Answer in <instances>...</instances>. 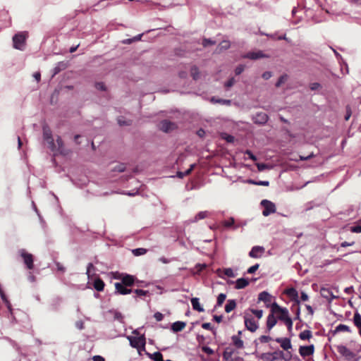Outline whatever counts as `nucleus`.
<instances>
[{
    "mask_svg": "<svg viewBox=\"0 0 361 361\" xmlns=\"http://www.w3.org/2000/svg\"><path fill=\"white\" fill-rule=\"evenodd\" d=\"M105 283L100 278H97L93 283V286L97 291H102L104 288Z\"/></svg>",
    "mask_w": 361,
    "mask_h": 361,
    "instance_id": "25",
    "label": "nucleus"
},
{
    "mask_svg": "<svg viewBox=\"0 0 361 361\" xmlns=\"http://www.w3.org/2000/svg\"><path fill=\"white\" fill-rule=\"evenodd\" d=\"M320 293L323 298H326L329 302L332 301L334 298H336V296L334 295L331 290H330L329 288H321Z\"/></svg>",
    "mask_w": 361,
    "mask_h": 361,
    "instance_id": "20",
    "label": "nucleus"
},
{
    "mask_svg": "<svg viewBox=\"0 0 361 361\" xmlns=\"http://www.w3.org/2000/svg\"><path fill=\"white\" fill-rule=\"evenodd\" d=\"M232 355H233V350L228 351V350L226 349L223 353V357L224 360H228L231 357Z\"/></svg>",
    "mask_w": 361,
    "mask_h": 361,
    "instance_id": "45",
    "label": "nucleus"
},
{
    "mask_svg": "<svg viewBox=\"0 0 361 361\" xmlns=\"http://www.w3.org/2000/svg\"><path fill=\"white\" fill-rule=\"evenodd\" d=\"M195 166H196L195 164H191L190 168L188 170H186L185 172L178 171L177 173V176L180 178H183V177L190 175L192 173V171L194 170Z\"/></svg>",
    "mask_w": 361,
    "mask_h": 361,
    "instance_id": "32",
    "label": "nucleus"
},
{
    "mask_svg": "<svg viewBox=\"0 0 361 361\" xmlns=\"http://www.w3.org/2000/svg\"><path fill=\"white\" fill-rule=\"evenodd\" d=\"M27 37L28 33L27 32H21L16 34L13 37V47L16 49L23 50Z\"/></svg>",
    "mask_w": 361,
    "mask_h": 361,
    "instance_id": "5",
    "label": "nucleus"
},
{
    "mask_svg": "<svg viewBox=\"0 0 361 361\" xmlns=\"http://www.w3.org/2000/svg\"><path fill=\"white\" fill-rule=\"evenodd\" d=\"M95 87L99 90H102V91L106 90L105 85L103 82H97L95 84Z\"/></svg>",
    "mask_w": 361,
    "mask_h": 361,
    "instance_id": "55",
    "label": "nucleus"
},
{
    "mask_svg": "<svg viewBox=\"0 0 361 361\" xmlns=\"http://www.w3.org/2000/svg\"><path fill=\"white\" fill-rule=\"evenodd\" d=\"M128 339L130 341V345L133 348H136L139 353H140V350H145L146 338L144 335L140 336H128Z\"/></svg>",
    "mask_w": 361,
    "mask_h": 361,
    "instance_id": "4",
    "label": "nucleus"
},
{
    "mask_svg": "<svg viewBox=\"0 0 361 361\" xmlns=\"http://www.w3.org/2000/svg\"><path fill=\"white\" fill-rule=\"evenodd\" d=\"M268 118L269 117L267 114L260 112L256 114L254 118V121L255 123L264 124L267 122Z\"/></svg>",
    "mask_w": 361,
    "mask_h": 361,
    "instance_id": "18",
    "label": "nucleus"
},
{
    "mask_svg": "<svg viewBox=\"0 0 361 361\" xmlns=\"http://www.w3.org/2000/svg\"><path fill=\"white\" fill-rule=\"evenodd\" d=\"M224 274L228 277H235V274L231 268L224 269Z\"/></svg>",
    "mask_w": 361,
    "mask_h": 361,
    "instance_id": "44",
    "label": "nucleus"
},
{
    "mask_svg": "<svg viewBox=\"0 0 361 361\" xmlns=\"http://www.w3.org/2000/svg\"><path fill=\"white\" fill-rule=\"evenodd\" d=\"M245 325L247 330L250 331L251 332H255L258 329V325L255 321L254 318L252 317H247V316H245Z\"/></svg>",
    "mask_w": 361,
    "mask_h": 361,
    "instance_id": "12",
    "label": "nucleus"
},
{
    "mask_svg": "<svg viewBox=\"0 0 361 361\" xmlns=\"http://www.w3.org/2000/svg\"><path fill=\"white\" fill-rule=\"evenodd\" d=\"M236 307V302L234 300H228L225 306V311L227 313L231 312Z\"/></svg>",
    "mask_w": 361,
    "mask_h": 361,
    "instance_id": "29",
    "label": "nucleus"
},
{
    "mask_svg": "<svg viewBox=\"0 0 361 361\" xmlns=\"http://www.w3.org/2000/svg\"><path fill=\"white\" fill-rule=\"evenodd\" d=\"M312 337V333L310 330H304L299 334L300 339L302 341L309 340Z\"/></svg>",
    "mask_w": 361,
    "mask_h": 361,
    "instance_id": "31",
    "label": "nucleus"
},
{
    "mask_svg": "<svg viewBox=\"0 0 361 361\" xmlns=\"http://www.w3.org/2000/svg\"><path fill=\"white\" fill-rule=\"evenodd\" d=\"M147 251V249L140 247L133 250L132 252L135 256H140L146 254Z\"/></svg>",
    "mask_w": 361,
    "mask_h": 361,
    "instance_id": "34",
    "label": "nucleus"
},
{
    "mask_svg": "<svg viewBox=\"0 0 361 361\" xmlns=\"http://www.w3.org/2000/svg\"><path fill=\"white\" fill-rule=\"evenodd\" d=\"M226 298V295L220 293L217 297L216 306L221 307Z\"/></svg>",
    "mask_w": 361,
    "mask_h": 361,
    "instance_id": "37",
    "label": "nucleus"
},
{
    "mask_svg": "<svg viewBox=\"0 0 361 361\" xmlns=\"http://www.w3.org/2000/svg\"><path fill=\"white\" fill-rule=\"evenodd\" d=\"M43 137L44 140L47 142L48 147L52 152H57L60 154H65L62 139L59 136L56 139V143H55L52 137L51 130L48 126L43 127Z\"/></svg>",
    "mask_w": 361,
    "mask_h": 361,
    "instance_id": "1",
    "label": "nucleus"
},
{
    "mask_svg": "<svg viewBox=\"0 0 361 361\" xmlns=\"http://www.w3.org/2000/svg\"><path fill=\"white\" fill-rule=\"evenodd\" d=\"M223 138L226 140V142H233L234 141V137L233 135H226L225 136L223 137Z\"/></svg>",
    "mask_w": 361,
    "mask_h": 361,
    "instance_id": "58",
    "label": "nucleus"
},
{
    "mask_svg": "<svg viewBox=\"0 0 361 361\" xmlns=\"http://www.w3.org/2000/svg\"><path fill=\"white\" fill-rule=\"evenodd\" d=\"M236 289H243L249 285V280L245 278H240L235 282Z\"/></svg>",
    "mask_w": 361,
    "mask_h": 361,
    "instance_id": "22",
    "label": "nucleus"
},
{
    "mask_svg": "<svg viewBox=\"0 0 361 361\" xmlns=\"http://www.w3.org/2000/svg\"><path fill=\"white\" fill-rule=\"evenodd\" d=\"M212 102L228 106L231 104V101L230 99H216L215 97L212 98Z\"/></svg>",
    "mask_w": 361,
    "mask_h": 361,
    "instance_id": "33",
    "label": "nucleus"
},
{
    "mask_svg": "<svg viewBox=\"0 0 361 361\" xmlns=\"http://www.w3.org/2000/svg\"><path fill=\"white\" fill-rule=\"evenodd\" d=\"M354 325L358 329V332L361 336V315L357 312H355L353 316Z\"/></svg>",
    "mask_w": 361,
    "mask_h": 361,
    "instance_id": "24",
    "label": "nucleus"
},
{
    "mask_svg": "<svg viewBox=\"0 0 361 361\" xmlns=\"http://www.w3.org/2000/svg\"><path fill=\"white\" fill-rule=\"evenodd\" d=\"M261 205L264 207L262 214L264 216H267L271 214H274L276 211L275 204L268 200H262Z\"/></svg>",
    "mask_w": 361,
    "mask_h": 361,
    "instance_id": "6",
    "label": "nucleus"
},
{
    "mask_svg": "<svg viewBox=\"0 0 361 361\" xmlns=\"http://www.w3.org/2000/svg\"><path fill=\"white\" fill-rule=\"evenodd\" d=\"M287 78H288L287 75H281L279 78L278 81L276 82V87H280L283 83H284L286 81Z\"/></svg>",
    "mask_w": 361,
    "mask_h": 361,
    "instance_id": "42",
    "label": "nucleus"
},
{
    "mask_svg": "<svg viewBox=\"0 0 361 361\" xmlns=\"http://www.w3.org/2000/svg\"><path fill=\"white\" fill-rule=\"evenodd\" d=\"M118 123L119 126H130L132 123V121L130 120H125L123 117H119L118 118Z\"/></svg>",
    "mask_w": 361,
    "mask_h": 361,
    "instance_id": "38",
    "label": "nucleus"
},
{
    "mask_svg": "<svg viewBox=\"0 0 361 361\" xmlns=\"http://www.w3.org/2000/svg\"><path fill=\"white\" fill-rule=\"evenodd\" d=\"M250 183L256 185H262V186H269V182L267 180H259V181H255V180H250Z\"/></svg>",
    "mask_w": 361,
    "mask_h": 361,
    "instance_id": "41",
    "label": "nucleus"
},
{
    "mask_svg": "<svg viewBox=\"0 0 361 361\" xmlns=\"http://www.w3.org/2000/svg\"><path fill=\"white\" fill-rule=\"evenodd\" d=\"M186 326V323L184 322H176L171 325V330L174 332L181 331Z\"/></svg>",
    "mask_w": 361,
    "mask_h": 361,
    "instance_id": "21",
    "label": "nucleus"
},
{
    "mask_svg": "<svg viewBox=\"0 0 361 361\" xmlns=\"http://www.w3.org/2000/svg\"><path fill=\"white\" fill-rule=\"evenodd\" d=\"M191 304H192V308L195 310H197V312H204V308L201 306L200 303V301H199V298H193L191 299Z\"/></svg>",
    "mask_w": 361,
    "mask_h": 361,
    "instance_id": "26",
    "label": "nucleus"
},
{
    "mask_svg": "<svg viewBox=\"0 0 361 361\" xmlns=\"http://www.w3.org/2000/svg\"><path fill=\"white\" fill-rule=\"evenodd\" d=\"M202 350L204 353H207V355H213V354H214V350H213L212 348H210L209 347H208V346H203V347L202 348Z\"/></svg>",
    "mask_w": 361,
    "mask_h": 361,
    "instance_id": "49",
    "label": "nucleus"
},
{
    "mask_svg": "<svg viewBox=\"0 0 361 361\" xmlns=\"http://www.w3.org/2000/svg\"><path fill=\"white\" fill-rule=\"evenodd\" d=\"M231 47V43L228 40H223L219 45V49L226 50Z\"/></svg>",
    "mask_w": 361,
    "mask_h": 361,
    "instance_id": "36",
    "label": "nucleus"
},
{
    "mask_svg": "<svg viewBox=\"0 0 361 361\" xmlns=\"http://www.w3.org/2000/svg\"><path fill=\"white\" fill-rule=\"evenodd\" d=\"M207 216H208V212H207V211L200 212L195 216L194 221H197L198 220L204 219L207 218Z\"/></svg>",
    "mask_w": 361,
    "mask_h": 361,
    "instance_id": "35",
    "label": "nucleus"
},
{
    "mask_svg": "<svg viewBox=\"0 0 361 361\" xmlns=\"http://www.w3.org/2000/svg\"><path fill=\"white\" fill-rule=\"evenodd\" d=\"M121 280L120 283L125 285L126 286H132L135 281V277L134 276L130 274H121V276L118 278Z\"/></svg>",
    "mask_w": 361,
    "mask_h": 361,
    "instance_id": "11",
    "label": "nucleus"
},
{
    "mask_svg": "<svg viewBox=\"0 0 361 361\" xmlns=\"http://www.w3.org/2000/svg\"><path fill=\"white\" fill-rule=\"evenodd\" d=\"M235 82V80L234 78H231L225 83V87L227 88L231 87L234 85Z\"/></svg>",
    "mask_w": 361,
    "mask_h": 361,
    "instance_id": "53",
    "label": "nucleus"
},
{
    "mask_svg": "<svg viewBox=\"0 0 361 361\" xmlns=\"http://www.w3.org/2000/svg\"><path fill=\"white\" fill-rule=\"evenodd\" d=\"M271 77V72H269V71L264 72V73L262 74V78H263L264 80H268V79H269Z\"/></svg>",
    "mask_w": 361,
    "mask_h": 361,
    "instance_id": "62",
    "label": "nucleus"
},
{
    "mask_svg": "<svg viewBox=\"0 0 361 361\" xmlns=\"http://www.w3.org/2000/svg\"><path fill=\"white\" fill-rule=\"evenodd\" d=\"M276 342L279 343L281 347L286 351L292 348V344L290 342V339L288 338H276L275 339Z\"/></svg>",
    "mask_w": 361,
    "mask_h": 361,
    "instance_id": "15",
    "label": "nucleus"
},
{
    "mask_svg": "<svg viewBox=\"0 0 361 361\" xmlns=\"http://www.w3.org/2000/svg\"><path fill=\"white\" fill-rule=\"evenodd\" d=\"M154 317L157 322L161 321L164 318L163 314L161 312H156L154 315Z\"/></svg>",
    "mask_w": 361,
    "mask_h": 361,
    "instance_id": "59",
    "label": "nucleus"
},
{
    "mask_svg": "<svg viewBox=\"0 0 361 361\" xmlns=\"http://www.w3.org/2000/svg\"><path fill=\"white\" fill-rule=\"evenodd\" d=\"M341 331L350 333V332H351V330L348 326H347L345 324H340L339 325H338L336 327L335 330L334 331V334H337V333H339Z\"/></svg>",
    "mask_w": 361,
    "mask_h": 361,
    "instance_id": "28",
    "label": "nucleus"
},
{
    "mask_svg": "<svg viewBox=\"0 0 361 361\" xmlns=\"http://www.w3.org/2000/svg\"><path fill=\"white\" fill-rule=\"evenodd\" d=\"M271 340V338L269 336H261L259 338V341L262 343H268Z\"/></svg>",
    "mask_w": 361,
    "mask_h": 361,
    "instance_id": "56",
    "label": "nucleus"
},
{
    "mask_svg": "<svg viewBox=\"0 0 361 361\" xmlns=\"http://www.w3.org/2000/svg\"><path fill=\"white\" fill-rule=\"evenodd\" d=\"M351 231L353 233H361V226L357 225V226L351 227Z\"/></svg>",
    "mask_w": 361,
    "mask_h": 361,
    "instance_id": "61",
    "label": "nucleus"
},
{
    "mask_svg": "<svg viewBox=\"0 0 361 361\" xmlns=\"http://www.w3.org/2000/svg\"><path fill=\"white\" fill-rule=\"evenodd\" d=\"M216 44L215 41H213V40H212V39H206V38H204V39H203V40H202V45H203V47H207V46H209V45H214V44Z\"/></svg>",
    "mask_w": 361,
    "mask_h": 361,
    "instance_id": "46",
    "label": "nucleus"
},
{
    "mask_svg": "<svg viewBox=\"0 0 361 361\" xmlns=\"http://www.w3.org/2000/svg\"><path fill=\"white\" fill-rule=\"evenodd\" d=\"M93 361H105V359L101 355H94L92 357Z\"/></svg>",
    "mask_w": 361,
    "mask_h": 361,
    "instance_id": "63",
    "label": "nucleus"
},
{
    "mask_svg": "<svg viewBox=\"0 0 361 361\" xmlns=\"http://www.w3.org/2000/svg\"><path fill=\"white\" fill-rule=\"evenodd\" d=\"M152 358L154 361H164L163 360L162 354L159 352H155L154 353H153L152 355Z\"/></svg>",
    "mask_w": 361,
    "mask_h": 361,
    "instance_id": "39",
    "label": "nucleus"
},
{
    "mask_svg": "<svg viewBox=\"0 0 361 361\" xmlns=\"http://www.w3.org/2000/svg\"><path fill=\"white\" fill-rule=\"evenodd\" d=\"M56 264V269L59 271H61V272H64L66 271V268L63 267V265L62 264H61L60 262H56L55 263Z\"/></svg>",
    "mask_w": 361,
    "mask_h": 361,
    "instance_id": "54",
    "label": "nucleus"
},
{
    "mask_svg": "<svg viewBox=\"0 0 361 361\" xmlns=\"http://www.w3.org/2000/svg\"><path fill=\"white\" fill-rule=\"evenodd\" d=\"M251 312L255 314L258 319H261L263 315V311L262 310L250 309Z\"/></svg>",
    "mask_w": 361,
    "mask_h": 361,
    "instance_id": "43",
    "label": "nucleus"
},
{
    "mask_svg": "<svg viewBox=\"0 0 361 361\" xmlns=\"http://www.w3.org/2000/svg\"><path fill=\"white\" fill-rule=\"evenodd\" d=\"M245 66L244 65H239L236 67V68L235 69V73L236 75H238L240 74H241L243 71L245 70Z\"/></svg>",
    "mask_w": 361,
    "mask_h": 361,
    "instance_id": "47",
    "label": "nucleus"
},
{
    "mask_svg": "<svg viewBox=\"0 0 361 361\" xmlns=\"http://www.w3.org/2000/svg\"><path fill=\"white\" fill-rule=\"evenodd\" d=\"M126 169V166L124 164H119L114 166L111 170L113 171L123 172Z\"/></svg>",
    "mask_w": 361,
    "mask_h": 361,
    "instance_id": "40",
    "label": "nucleus"
},
{
    "mask_svg": "<svg viewBox=\"0 0 361 361\" xmlns=\"http://www.w3.org/2000/svg\"><path fill=\"white\" fill-rule=\"evenodd\" d=\"M134 293L136 294L137 296H145L147 294V290H141V289H136L135 290Z\"/></svg>",
    "mask_w": 361,
    "mask_h": 361,
    "instance_id": "52",
    "label": "nucleus"
},
{
    "mask_svg": "<svg viewBox=\"0 0 361 361\" xmlns=\"http://www.w3.org/2000/svg\"><path fill=\"white\" fill-rule=\"evenodd\" d=\"M285 325L287 326L288 331H291L293 327V321L290 317L286 319L284 322Z\"/></svg>",
    "mask_w": 361,
    "mask_h": 361,
    "instance_id": "50",
    "label": "nucleus"
},
{
    "mask_svg": "<svg viewBox=\"0 0 361 361\" xmlns=\"http://www.w3.org/2000/svg\"><path fill=\"white\" fill-rule=\"evenodd\" d=\"M336 350L339 354L345 357L348 360L355 357V354L345 345H339L336 347Z\"/></svg>",
    "mask_w": 361,
    "mask_h": 361,
    "instance_id": "9",
    "label": "nucleus"
},
{
    "mask_svg": "<svg viewBox=\"0 0 361 361\" xmlns=\"http://www.w3.org/2000/svg\"><path fill=\"white\" fill-rule=\"evenodd\" d=\"M284 293L287 295V296L294 302V305L298 306L300 305V300L298 297V293L297 290L294 288H289L285 290Z\"/></svg>",
    "mask_w": 361,
    "mask_h": 361,
    "instance_id": "8",
    "label": "nucleus"
},
{
    "mask_svg": "<svg viewBox=\"0 0 361 361\" xmlns=\"http://www.w3.org/2000/svg\"><path fill=\"white\" fill-rule=\"evenodd\" d=\"M260 358L263 361H276L279 360H284L285 361H290L292 359V354L290 352L284 353L281 350H276L274 353H264L260 355Z\"/></svg>",
    "mask_w": 361,
    "mask_h": 361,
    "instance_id": "2",
    "label": "nucleus"
},
{
    "mask_svg": "<svg viewBox=\"0 0 361 361\" xmlns=\"http://www.w3.org/2000/svg\"><path fill=\"white\" fill-rule=\"evenodd\" d=\"M190 75L193 80H197L200 77V72L196 66H192L190 68Z\"/></svg>",
    "mask_w": 361,
    "mask_h": 361,
    "instance_id": "30",
    "label": "nucleus"
},
{
    "mask_svg": "<svg viewBox=\"0 0 361 361\" xmlns=\"http://www.w3.org/2000/svg\"><path fill=\"white\" fill-rule=\"evenodd\" d=\"M129 286H126L125 285L120 283H115V288H116V293L120 294V295H127L130 294L133 292L132 289L128 288Z\"/></svg>",
    "mask_w": 361,
    "mask_h": 361,
    "instance_id": "16",
    "label": "nucleus"
},
{
    "mask_svg": "<svg viewBox=\"0 0 361 361\" xmlns=\"http://www.w3.org/2000/svg\"><path fill=\"white\" fill-rule=\"evenodd\" d=\"M271 312L276 314L278 319L283 322L290 317L288 310L286 307H281L276 302L271 305Z\"/></svg>",
    "mask_w": 361,
    "mask_h": 361,
    "instance_id": "3",
    "label": "nucleus"
},
{
    "mask_svg": "<svg viewBox=\"0 0 361 361\" xmlns=\"http://www.w3.org/2000/svg\"><path fill=\"white\" fill-rule=\"evenodd\" d=\"M243 57L245 58V59H252V60H256L258 59L267 57V56L264 54L262 51H258L256 52H255V51L248 52L246 54L243 55Z\"/></svg>",
    "mask_w": 361,
    "mask_h": 361,
    "instance_id": "17",
    "label": "nucleus"
},
{
    "mask_svg": "<svg viewBox=\"0 0 361 361\" xmlns=\"http://www.w3.org/2000/svg\"><path fill=\"white\" fill-rule=\"evenodd\" d=\"M231 339H232L233 345L237 348L240 349L244 347L243 341L240 339V338L238 336H233L231 337Z\"/></svg>",
    "mask_w": 361,
    "mask_h": 361,
    "instance_id": "27",
    "label": "nucleus"
},
{
    "mask_svg": "<svg viewBox=\"0 0 361 361\" xmlns=\"http://www.w3.org/2000/svg\"><path fill=\"white\" fill-rule=\"evenodd\" d=\"M235 223V220L233 218H230L227 221H225L224 222V226L225 227H231V226H233Z\"/></svg>",
    "mask_w": 361,
    "mask_h": 361,
    "instance_id": "51",
    "label": "nucleus"
},
{
    "mask_svg": "<svg viewBox=\"0 0 361 361\" xmlns=\"http://www.w3.org/2000/svg\"><path fill=\"white\" fill-rule=\"evenodd\" d=\"M259 264H256L250 267V268H248L247 272L248 274H254L259 269Z\"/></svg>",
    "mask_w": 361,
    "mask_h": 361,
    "instance_id": "48",
    "label": "nucleus"
},
{
    "mask_svg": "<svg viewBox=\"0 0 361 361\" xmlns=\"http://www.w3.org/2000/svg\"><path fill=\"white\" fill-rule=\"evenodd\" d=\"M258 300L263 301L267 307L269 306V303L271 302V295L266 291H263L259 294Z\"/></svg>",
    "mask_w": 361,
    "mask_h": 361,
    "instance_id": "19",
    "label": "nucleus"
},
{
    "mask_svg": "<svg viewBox=\"0 0 361 361\" xmlns=\"http://www.w3.org/2000/svg\"><path fill=\"white\" fill-rule=\"evenodd\" d=\"M265 249L262 246H254L249 252V256L252 258H259L264 253Z\"/></svg>",
    "mask_w": 361,
    "mask_h": 361,
    "instance_id": "13",
    "label": "nucleus"
},
{
    "mask_svg": "<svg viewBox=\"0 0 361 361\" xmlns=\"http://www.w3.org/2000/svg\"><path fill=\"white\" fill-rule=\"evenodd\" d=\"M202 327L204 329H207V330H212V325H211L210 323H203L202 324Z\"/></svg>",
    "mask_w": 361,
    "mask_h": 361,
    "instance_id": "64",
    "label": "nucleus"
},
{
    "mask_svg": "<svg viewBox=\"0 0 361 361\" xmlns=\"http://www.w3.org/2000/svg\"><path fill=\"white\" fill-rule=\"evenodd\" d=\"M159 128L165 133H169L176 128V125L168 120H163L159 123Z\"/></svg>",
    "mask_w": 361,
    "mask_h": 361,
    "instance_id": "10",
    "label": "nucleus"
},
{
    "mask_svg": "<svg viewBox=\"0 0 361 361\" xmlns=\"http://www.w3.org/2000/svg\"><path fill=\"white\" fill-rule=\"evenodd\" d=\"M245 154L248 155L249 158L250 159H252V161H256L257 160V157L255 155H254L251 151L250 150H246L245 152Z\"/></svg>",
    "mask_w": 361,
    "mask_h": 361,
    "instance_id": "60",
    "label": "nucleus"
},
{
    "mask_svg": "<svg viewBox=\"0 0 361 361\" xmlns=\"http://www.w3.org/2000/svg\"><path fill=\"white\" fill-rule=\"evenodd\" d=\"M314 352V345H307V346H300L299 348V353L303 357L313 355Z\"/></svg>",
    "mask_w": 361,
    "mask_h": 361,
    "instance_id": "14",
    "label": "nucleus"
},
{
    "mask_svg": "<svg viewBox=\"0 0 361 361\" xmlns=\"http://www.w3.org/2000/svg\"><path fill=\"white\" fill-rule=\"evenodd\" d=\"M20 256L23 259V262L26 265L28 269H33L34 264H33V255L32 254L27 253L25 250H21L20 251Z\"/></svg>",
    "mask_w": 361,
    "mask_h": 361,
    "instance_id": "7",
    "label": "nucleus"
},
{
    "mask_svg": "<svg viewBox=\"0 0 361 361\" xmlns=\"http://www.w3.org/2000/svg\"><path fill=\"white\" fill-rule=\"evenodd\" d=\"M312 90H316L321 87V85L319 82H313L310 86Z\"/></svg>",
    "mask_w": 361,
    "mask_h": 361,
    "instance_id": "57",
    "label": "nucleus"
},
{
    "mask_svg": "<svg viewBox=\"0 0 361 361\" xmlns=\"http://www.w3.org/2000/svg\"><path fill=\"white\" fill-rule=\"evenodd\" d=\"M275 314L272 312L268 316L267 320V328L268 331H270L276 324L277 320L274 317Z\"/></svg>",
    "mask_w": 361,
    "mask_h": 361,
    "instance_id": "23",
    "label": "nucleus"
}]
</instances>
